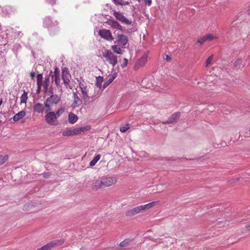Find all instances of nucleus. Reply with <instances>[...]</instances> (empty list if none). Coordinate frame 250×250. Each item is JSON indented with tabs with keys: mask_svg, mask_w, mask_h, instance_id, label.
Instances as JSON below:
<instances>
[{
	"mask_svg": "<svg viewBox=\"0 0 250 250\" xmlns=\"http://www.w3.org/2000/svg\"><path fill=\"white\" fill-rule=\"evenodd\" d=\"M43 24L44 26L49 30L55 31L58 29L57 21L53 20L51 17H46Z\"/></svg>",
	"mask_w": 250,
	"mask_h": 250,
	"instance_id": "1",
	"label": "nucleus"
},
{
	"mask_svg": "<svg viewBox=\"0 0 250 250\" xmlns=\"http://www.w3.org/2000/svg\"><path fill=\"white\" fill-rule=\"evenodd\" d=\"M103 56L113 66H114L118 62L117 56L114 55L110 50H107L105 53H104Z\"/></svg>",
	"mask_w": 250,
	"mask_h": 250,
	"instance_id": "2",
	"label": "nucleus"
},
{
	"mask_svg": "<svg viewBox=\"0 0 250 250\" xmlns=\"http://www.w3.org/2000/svg\"><path fill=\"white\" fill-rule=\"evenodd\" d=\"M62 78L65 87H69L70 79L71 78L68 68L66 67L62 68Z\"/></svg>",
	"mask_w": 250,
	"mask_h": 250,
	"instance_id": "3",
	"label": "nucleus"
},
{
	"mask_svg": "<svg viewBox=\"0 0 250 250\" xmlns=\"http://www.w3.org/2000/svg\"><path fill=\"white\" fill-rule=\"evenodd\" d=\"M45 121L47 123L51 125H57L59 123L56 121V114L54 112H49L45 116Z\"/></svg>",
	"mask_w": 250,
	"mask_h": 250,
	"instance_id": "4",
	"label": "nucleus"
},
{
	"mask_svg": "<svg viewBox=\"0 0 250 250\" xmlns=\"http://www.w3.org/2000/svg\"><path fill=\"white\" fill-rule=\"evenodd\" d=\"M98 35L103 39L107 41H112L114 40L111 33L109 30L103 29L100 30L98 32Z\"/></svg>",
	"mask_w": 250,
	"mask_h": 250,
	"instance_id": "5",
	"label": "nucleus"
},
{
	"mask_svg": "<svg viewBox=\"0 0 250 250\" xmlns=\"http://www.w3.org/2000/svg\"><path fill=\"white\" fill-rule=\"evenodd\" d=\"M181 116V113L179 111L173 113L170 117L168 118V120L163 122L162 123L164 125H169L171 124L177 123Z\"/></svg>",
	"mask_w": 250,
	"mask_h": 250,
	"instance_id": "6",
	"label": "nucleus"
},
{
	"mask_svg": "<svg viewBox=\"0 0 250 250\" xmlns=\"http://www.w3.org/2000/svg\"><path fill=\"white\" fill-rule=\"evenodd\" d=\"M147 57L148 55L146 53L144 54L141 58L139 59L136 62L134 66V69L137 70L140 67L144 66L147 61Z\"/></svg>",
	"mask_w": 250,
	"mask_h": 250,
	"instance_id": "7",
	"label": "nucleus"
},
{
	"mask_svg": "<svg viewBox=\"0 0 250 250\" xmlns=\"http://www.w3.org/2000/svg\"><path fill=\"white\" fill-rule=\"evenodd\" d=\"M117 41L114 42L118 43V44L124 46L128 42V39L126 36L123 34H118L117 36Z\"/></svg>",
	"mask_w": 250,
	"mask_h": 250,
	"instance_id": "8",
	"label": "nucleus"
},
{
	"mask_svg": "<svg viewBox=\"0 0 250 250\" xmlns=\"http://www.w3.org/2000/svg\"><path fill=\"white\" fill-rule=\"evenodd\" d=\"M143 210L141 206H137L133 208H132L130 210H127L126 212V216H134L140 212H143Z\"/></svg>",
	"mask_w": 250,
	"mask_h": 250,
	"instance_id": "9",
	"label": "nucleus"
},
{
	"mask_svg": "<svg viewBox=\"0 0 250 250\" xmlns=\"http://www.w3.org/2000/svg\"><path fill=\"white\" fill-rule=\"evenodd\" d=\"M52 73V71H51L48 75H46L45 77V80L43 82V91L44 93H47L48 86L50 83V74Z\"/></svg>",
	"mask_w": 250,
	"mask_h": 250,
	"instance_id": "10",
	"label": "nucleus"
},
{
	"mask_svg": "<svg viewBox=\"0 0 250 250\" xmlns=\"http://www.w3.org/2000/svg\"><path fill=\"white\" fill-rule=\"evenodd\" d=\"M101 181L103 187L110 186L114 183V179L110 177L103 178Z\"/></svg>",
	"mask_w": 250,
	"mask_h": 250,
	"instance_id": "11",
	"label": "nucleus"
},
{
	"mask_svg": "<svg viewBox=\"0 0 250 250\" xmlns=\"http://www.w3.org/2000/svg\"><path fill=\"white\" fill-rule=\"evenodd\" d=\"M63 243L64 241L62 239H56L53 240L50 242L49 243H47V245H49V248L50 250H51L52 248L56 246H60L63 244Z\"/></svg>",
	"mask_w": 250,
	"mask_h": 250,
	"instance_id": "12",
	"label": "nucleus"
},
{
	"mask_svg": "<svg viewBox=\"0 0 250 250\" xmlns=\"http://www.w3.org/2000/svg\"><path fill=\"white\" fill-rule=\"evenodd\" d=\"M77 134H79L78 127L75 128L73 129H69L68 130L63 131L62 133V135L63 136H72Z\"/></svg>",
	"mask_w": 250,
	"mask_h": 250,
	"instance_id": "13",
	"label": "nucleus"
},
{
	"mask_svg": "<svg viewBox=\"0 0 250 250\" xmlns=\"http://www.w3.org/2000/svg\"><path fill=\"white\" fill-rule=\"evenodd\" d=\"M44 109V107L42 104L38 103L36 104L33 107L34 112L38 113H42Z\"/></svg>",
	"mask_w": 250,
	"mask_h": 250,
	"instance_id": "14",
	"label": "nucleus"
},
{
	"mask_svg": "<svg viewBox=\"0 0 250 250\" xmlns=\"http://www.w3.org/2000/svg\"><path fill=\"white\" fill-rule=\"evenodd\" d=\"M25 111L24 110H21L13 116V120L15 122L23 118L25 116Z\"/></svg>",
	"mask_w": 250,
	"mask_h": 250,
	"instance_id": "15",
	"label": "nucleus"
},
{
	"mask_svg": "<svg viewBox=\"0 0 250 250\" xmlns=\"http://www.w3.org/2000/svg\"><path fill=\"white\" fill-rule=\"evenodd\" d=\"M78 119V116L72 112H70L68 115V121L70 124H73L77 122Z\"/></svg>",
	"mask_w": 250,
	"mask_h": 250,
	"instance_id": "16",
	"label": "nucleus"
},
{
	"mask_svg": "<svg viewBox=\"0 0 250 250\" xmlns=\"http://www.w3.org/2000/svg\"><path fill=\"white\" fill-rule=\"evenodd\" d=\"M102 181L97 180L92 184L91 188L93 190H97L98 189L102 188H103Z\"/></svg>",
	"mask_w": 250,
	"mask_h": 250,
	"instance_id": "17",
	"label": "nucleus"
},
{
	"mask_svg": "<svg viewBox=\"0 0 250 250\" xmlns=\"http://www.w3.org/2000/svg\"><path fill=\"white\" fill-rule=\"evenodd\" d=\"M51 99V98H47L44 102V106L46 108L45 112L46 113V114L49 112H51L50 111L52 110L51 107V104H53L50 102Z\"/></svg>",
	"mask_w": 250,
	"mask_h": 250,
	"instance_id": "18",
	"label": "nucleus"
},
{
	"mask_svg": "<svg viewBox=\"0 0 250 250\" xmlns=\"http://www.w3.org/2000/svg\"><path fill=\"white\" fill-rule=\"evenodd\" d=\"M48 98H51L50 99V102L52 104H58L60 101H61V97L56 94H54L53 95H50V97Z\"/></svg>",
	"mask_w": 250,
	"mask_h": 250,
	"instance_id": "19",
	"label": "nucleus"
},
{
	"mask_svg": "<svg viewBox=\"0 0 250 250\" xmlns=\"http://www.w3.org/2000/svg\"><path fill=\"white\" fill-rule=\"evenodd\" d=\"M83 103V101L78 96L77 98L74 99L73 103L72 104L71 106L73 108H76L80 105Z\"/></svg>",
	"mask_w": 250,
	"mask_h": 250,
	"instance_id": "20",
	"label": "nucleus"
},
{
	"mask_svg": "<svg viewBox=\"0 0 250 250\" xmlns=\"http://www.w3.org/2000/svg\"><path fill=\"white\" fill-rule=\"evenodd\" d=\"M105 23L110 25L111 27L114 29H117V26H119V23L117 21H113L112 20H108Z\"/></svg>",
	"mask_w": 250,
	"mask_h": 250,
	"instance_id": "21",
	"label": "nucleus"
},
{
	"mask_svg": "<svg viewBox=\"0 0 250 250\" xmlns=\"http://www.w3.org/2000/svg\"><path fill=\"white\" fill-rule=\"evenodd\" d=\"M156 202L153 201L150 203H149L145 205H141L142 208L143 209V212L147 210V209L150 208L153 206H154L156 204Z\"/></svg>",
	"mask_w": 250,
	"mask_h": 250,
	"instance_id": "22",
	"label": "nucleus"
},
{
	"mask_svg": "<svg viewBox=\"0 0 250 250\" xmlns=\"http://www.w3.org/2000/svg\"><path fill=\"white\" fill-rule=\"evenodd\" d=\"M101 157V156L100 154H96L94 158L89 163V166L90 167L94 166L97 162L100 159Z\"/></svg>",
	"mask_w": 250,
	"mask_h": 250,
	"instance_id": "23",
	"label": "nucleus"
},
{
	"mask_svg": "<svg viewBox=\"0 0 250 250\" xmlns=\"http://www.w3.org/2000/svg\"><path fill=\"white\" fill-rule=\"evenodd\" d=\"M60 70L59 68L56 67L54 69L53 76H54V80H58L60 79Z\"/></svg>",
	"mask_w": 250,
	"mask_h": 250,
	"instance_id": "24",
	"label": "nucleus"
},
{
	"mask_svg": "<svg viewBox=\"0 0 250 250\" xmlns=\"http://www.w3.org/2000/svg\"><path fill=\"white\" fill-rule=\"evenodd\" d=\"M111 48L115 53L118 54H122L123 53V51L117 45H112Z\"/></svg>",
	"mask_w": 250,
	"mask_h": 250,
	"instance_id": "25",
	"label": "nucleus"
},
{
	"mask_svg": "<svg viewBox=\"0 0 250 250\" xmlns=\"http://www.w3.org/2000/svg\"><path fill=\"white\" fill-rule=\"evenodd\" d=\"M27 95L28 92L24 90L23 93L21 97V104L26 103L27 99L28 98Z\"/></svg>",
	"mask_w": 250,
	"mask_h": 250,
	"instance_id": "26",
	"label": "nucleus"
},
{
	"mask_svg": "<svg viewBox=\"0 0 250 250\" xmlns=\"http://www.w3.org/2000/svg\"><path fill=\"white\" fill-rule=\"evenodd\" d=\"M116 18L120 21L125 22L126 24H130L132 22L131 21H129L125 17H116Z\"/></svg>",
	"mask_w": 250,
	"mask_h": 250,
	"instance_id": "27",
	"label": "nucleus"
},
{
	"mask_svg": "<svg viewBox=\"0 0 250 250\" xmlns=\"http://www.w3.org/2000/svg\"><path fill=\"white\" fill-rule=\"evenodd\" d=\"M103 77L98 76L96 77V85L97 87L101 88L102 86V83L103 82Z\"/></svg>",
	"mask_w": 250,
	"mask_h": 250,
	"instance_id": "28",
	"label": "nucleus"
},
{
	"mask_svg": "<svg viewBox=\"0 0 250 250\" xmlns=\"http://www.w3.org/2000/svg\"><path fill=\"white\" fill-rule=\"evenodd\" d=\"M90 128L91 127L90 125H86L83 127H78L79 134H81L82 132H84L86 131H88L90 130Z\"/></svg>",
	"mask_w": 250,
	"mask_h": 250,
	"instance_id": "29",
	"label": "nucleus"
},
{
	"mask_svg": "<svg viewBox=\"0 0 250 250\" xmlns=\"http://www.w3.org/2000/svg\"><path fill=\"white\" fill-rule=\"evenodd\" d=\"M131 242V240L128 238L125 239L123 241L120 243L119 246L121 247H125L128 246L129 243Z\"/></svg>",
	"mask_w": 250,
	"mask_h": 250,
	"instance_id": "30",
	"label": "nucleus"
},
{
	"mask_svg": "<svg viewBox=\"0 0 250 250\" xmlns=\"http://www.w3.org/2000/svg\"><path fill=\"white\" fill-rule=\"evenodd\" d=\"M242 60L241 59H237L234 63L233 67L234 68H240Z\"/></svg>",
	"mask_w": 250,
	"mask_h": 250,
	"instance_id": "31",
	"label": "nucleus"
},
{
	"mask_svg": "<svg viewBox=\"0 0 250 250\" xmlns=\"http://www.w3.org/2000/svg\"><path fill=\"white\" fill-rule=\"evenodd\" d=\"M129 128V125L126 124L120 127V130L121 132L124 133Z\"/></svg>",
	"mask_w": 250,
	"mask_h": 250,
	"instance_id": "32",
	"label": "nucleus"
},
{
	"mask_svg": "<svg viewBox=\"0 0 250 250\" xmlns=\"http://www.w3.org/2000/svg\"><path fill=\"white\" fill-rule=\"evenodd\" d=\"M82 93L83 95V99L85 102H87V100L89 99V96H88V94L86 91L85 90H83L82 91Z\"/></svg>",
	"mask_w": 250,
	"mask_h": 250,
	"instance_id": "33",
	"label": "nucleus"
},
{
	"mask_svg": "<svg viewBox=\"0 0 250 250\" xmlns=\"http://www.w3.org/2000/svg\"><path fill=\"white\" fill-rule=\"evenodd\" d=\"M205 39H206V41L208 40V41H211L213 39L216 38L215 37H214L213 35H212L211 34H208L205 35Z\"/></svg>",
	"mask_w": 250,
	"mask_h": 250,
	"instance_id": "34",
	"label": "nucleus"
},
{
	"mask_svg": "<svg viewBox=\"0 0 250 250\" xmlns=\"http://www.w3.org/2000/svg\"><path fill=\"white\" fill-rule=\"evenodd\" d=\"M7 156L0 155V165L4 164L7 160Z\"/></svg>",
	"mask_w": 250,
	"mask_h": 250,
	"instance_id": "35",
	"label": "nucleus"
},
{
	"mask_svg": "<svg viewBox=\"0 0 250 250\" xmlns=\"http://www.w3.org/2000/svg\"><path fill=\"white\" fill-rule=\"evenodd\" d=\"M213 59V55L209 56L206 60L205 67H207Z\"/></svg>",
	"mask_w": 250,
	"mask_h": 250,
	"instance_id": "36",
	"label": "nucleus"
},
{
	"mask_svg": "<svg viewBox=\"0 0 250 250\" xmlns=\"http://www.w3.org/2000/svg\"><path fill=\"white\" fill-rule=\"evenodd\" d=\"M113 81L112 80V79L109 78V79L107 81H106L104 83L103 86V89H104L106 87H107Z\"/></svg>",
	"mask_w": 250,
	"mask_h": 250,
	"instance_id": "37",
	"label": "nucleus"
},
{
	"mask_svg": "<svg viewBox=\"0 0 250 250\" xmlns=\"http://www.w3.org/2000/svg\"><path fill=\"white\" fill-rule=\"evenodd\" d=\"M64 109L63 108H61L59 109L55 114H56V118L57 119L58 117H60L64 112Z\"/></svg>",
	"mask_w": 250,
	"mask_h": 250,
	"instance_id": "38",
	"label": "nucleus"
},
{
	"mask_svg": "<svg viewBox=\"0 0 250 250\" xmlns=\"http://www.w3.org/2000/svg\"><path fill=\"white\" fill-rule=\"evenodd\" d=\"M206 41L205 36L198 39L197 40V42L199 43L200 44H203Z\"/></svg>",
	"mask_w": 250,
	"mask_h": 250,
	"instance_id": "39",
	"label": "nucleus"
},
{
	"mask_svg": "<svg viewBox=\"0 0 250 250\" xmlns=\"http://www.w3.org/2000/svg\"><path fill=\"white\" fill-rule=\"evenodd\" d=\"M49 245L47 244L42 246L40 248L38 249L37 250H50Z\"/></svg>",
	"mask_w": 250,
	"mask_h": 250,
	"instance_id": "40",
	"label": "nucleus"
},
{
	"mask_svg": "<svg viewBox=\"0 0 250 250\" xmlns=\"http://www.w3.org/2000/svg\"><path fill=\"white\" fill-rule=\"evenodd\" d=\"M128 60L126 59V58H124V62L123 63V64H121V67L124 68H125V66H126V65H127L128 64Z\"/></svg>",
	"mask_w": 250,
	"mask_h": 250,
	"instance_id": "41",
	"label": "nucleus"
},
{
	"mask_svg": "<svg viewBox=\"0 0 250 250\" xmlns=\"http://www.w3.org/2000/svg\"><path fill=\"white\" fill-rule=\"evenodd\" d=\"M42 175L43 178H48L51 176V173L49 172H43L42 174Z\"/></svg>",
	"mask_w": 250,
	"mask_h": 250,
	"instance_id": "42",
	"label": "nucleus"
},
{
	"mask_svg": "<svg viewBox=\"0 0 250 250\" xmlns=\"http://www.w3.org/2000/svg\"><path fill=\"white\" fill-rule=\"evenodd\" d=\"M47 92L50 95H53L54 92H53V88L52 86H51L50 87H48Z\"/></svg>",
	"mask_w": 250,
	"mask_h": 250,
	"instance_id": "43",
	"label": "nucleus"
},
{
	"mask_svg": "<svg viewBox=\"0 0 250 250\" xmlns=\"http://www.w3.org/2000/svg\"><path fill=\"white\" fill-rule=\"evenodd\" d=\"M55 82V83L56 85V86L59 88H61V85H60V82H61V79L60 80H54V81Z\"/></svg>",
	"mask_w": 250,
	"mask_h": 250,
	"instance_id": "44",
	"label": "nucleus"
},
{
	"mask_svg": "<svg viewBox=\"0 0 250 250\" xmlns=\"http://www.w3.org/2000/svg\"><path fill=\"white\" fill-rule=\"evenodd\" d=\"M144 3L146 4V5L149 6L151 5L152 3V0H144Z\"/></svg>",
	"mask_w": 250,
	"mask_h": 250,
	"instance_id": "45",
	"label": "nucleus"
},
{
	"mask_svg": "<svg viewBox=\"0 0 250 250\" xmlns=\"http://www.w3.org/2000/svg\"><path fill=\"white\" fill-rule=\"evenodd\" d=\"M128 4H129V3L128 2L125 1L123 0H121L119 4V5H126Z\"/></svg>",
	"mask_w": 250,
	"mask_h": 250,
	"instance_id": "46",
	"label": "nucleus"
},
{
	"mask_svg": "<svg viewBox=\"0 0 250 250\" xmlns=\"http://www.w3.org/2000/svg\"><path fill=\"white\" fill-rule=\"evenodd\" d=\"M79 87L81 89V91H82L83 90H85L86 88V87L84 86V84L82 83L81 82L79 83Z\"/></svg>",
	"mask_w": 250,
	"mask_h": 250,
	"instance_id": "47",
	"label": "nucleus"
},
{
	"mask_svg": "<svg viewBox=\"0 0 250 250\" xmlns=\"http://www.w3.org/2000/svg\"><path fill=\"white\" fill-rule=\"evenodd\" d=\"M37 81H42V74H38L37 75Z\"/></svg>",
	"mask_w": 250,
	"mask_h": 250,
	"instance_id": "48",
	"label": "nucleus"
},
{
	"mask_svg": "<svg viewBox=\"0 0 250 250\" xmlns=\"http://www.w3.org/2000/svg\"><path fill=\"white\" fill-rule=\"evenodd\" d=\"M117 76V73H116V72H115L113 74H112V75L110 76V79H112V80L113 81H114V80L116 78Z\"/></svg>",
	"mask_w": 250,
	"mask_h": 250,
	"instance_id": "49",
	"label": "nucleus"
},
{
	"mask_svg": "<svg viewBox=\"0 0 250 250\" xmlns=\"http://www.w3.org/2000/svg\"><path fill=\"white\" fill-rule=\"evenodd\" d=\"M250 13L249 9L245 10V11L244 12H243V13L241 14V15H250Z\"/></svg>",
	"mask_w": 250,
	"mask_h": 250,
	"instance_id": "50",
	"label": "nucleus"
},
{
	"mask_svg": "<svg viewBox=\"0 0 250 250\" xmlns=\"http://www.w3.org/2000/svg\"><path fill=\"white\" fill-rule=\"evenodd\" d=\"M30 75L31 77V79L32 80H34V79L35 78L36 73L34 72H32L30 73Z\"/></svg>",
	"mask_w": 250,
	"mask_h": 250,
	"instance_id": "51",
	"label": "nucleus"
},
{
	"mask_svg": "<svg viewBox=\"0 0 250 250\" xmlns=\"http://www.w3.org/2000/svg\"><path fill=\"white\" fill-rule=\"evenodd\" d=\"M245 228L247 230H250V221L245 226Z\"/></svg>",
	"mask_w": 250,
	"mask_h": 250,
	"instance_id": "52",
	"label": "nucleus"
},
{
	"mask_svg": "<svg viewBox=\"0 0 250 250\" xmlns=\"http://www.w3.org/2000/svg\"><path fill=\"white\" fill-rule=\"evenodd\" d=\"M37 85L42 86L43 85V82H42V81H37Z\"/></svg>",
	"mask_w": 250,
	"mask_h": 250,
	"instance_id": "53",
	"label": "nucleus"
},
{
	"mask_svg": "<svg viewBox=\"0 0 250 250\" xmlns=\"http://www.w3.org/2000/svg\"><path fill=\"white\" fill-rule=\"evenodd\" d=\"M117 29H119L122 31L124 30V28L119 24V26H117Z\"/></svg>",
	"mask_w": 250,
	"mask_h": 250,
	"instance_id": "54",
	"label": "nucleus"
},
{
	"mask_svg": "<svg viewBox=\"0 0 250 250\" xmlns=\"http://www.w3.org/2000/svg\"><path fill=\"white\" fill-rule=\"evenodd\" d=\"M165 60H167V61H169L171 60L170 56L168 55H167L166 57V58H165Z\"/></svg>",
	"mask_w": 250,
	"mask_h": 250,
	"instance_id": "55",
	"label": "nucleus"
},
{
	"mask_svg": "<svg viewBox=\"0 0 250 250\" xmlns=\"http://www.w3.org/2000/svg\"><path fill=\"white\" fill-rule=\"evenodd\" d=\"M120 0H113V1H114V2L116 4H118V5H119V4H120Z\"/></svg>",
	"mask_w": 250,
	"mask_h": 250,
	"instance_id": "56",
	"label": "nucleus"
},
{
	"mask_svg": "<svg viewBox=\"0 0 250 250\" xmlns=\"http://www.w3.org/2000/svg\"><path fill=\"white\" fill-rule=\"evenodd\" d=\"M47 0L48 1V2L52 4H54L55 2V1H56V0Z\"/></svg>",
	"mask_w": 250,
	"mask_h": 250,
	"instance_id": "57",
	"label": "nucleus"
},
{
	"mask_svg": "<svg viewBox=\"0 0 250 250\" xmlns=\"http://www.w3.org/2000/svg\"><path fill=\"white\" fill-rule=\"evenodd\" d=\"M50 76L51 77V78H52V83H53L54 81V76H53V72L50 74Z\"/></svg>",
	"mask_w": 250,
	"mask_h": 250,
	"instance_id": "58",
	"label": "nucleus"
},
{
	"mask_svg": "<svg viewBox=\"0 0 250 250\" xmlns=\"http://www.w3.org/2000/svg\"><path fill=\"white\" fill-rule=\"evenodd\" d=\"M73 98L74 99L75 98H77V97H78V95H77V93L76 92H73Z\"/></svg>",
	"mask_w": 250,
	"mask_h": 250,
	"instance_id": "59",
	"label": "nucleus"
},
{
	"mask_svg": "<svg viewBox=\"0 0 250 250\" xmlns=\"http://www.w3.org/2000/svg\"><path fill=\"white\" fill-rule=\"evenodd\" d=\"M41 91V89L38 88L36 90V94H39Z\"/></svg>",
	"mask_w": 250,
	"mask_h": 250,
	"instance_id": "60",
	"label": "nucleus"
},
{
	"mask_svg": "<svg viewBox=\"0 0 250 250\" xmlns=\"http://www.w3.org/2000/svg\"><path fill=\"white\" fill-rule=\"evenodd\" d=\"M239 180H240V178H235L234 180V182H239Z\"/></svg>",
	"mask_w": 250,
	"mask_h": 250,
	"instance_id": "61",
	"label": "nucleus"
},
{
	"mask_svg": "<svg viewBox=\"0 0 250 250\" xmlns=\"http://www.w3.org/2000/svg\"><path fill=\"white\" fill-rule=\"evenodd\" d=\"M148 20L149 21H151V20H153V19H152V17H149V16H147V17Z\"/></svg>",
	"mask_w": 250,
	"mask_h": 250,
	"instance_id": "62",
	"label": "nucleus"
},
{
	"mask_svg": "<svg viewBox=\"0 0 250 250\" xmlns=\"http://www.w3.org/2000/svg\"><path fill=\"white\" fill-rule=\"evenodd\" d=\"M37 88L39 89H41L42 86L41 85H37Z\"/></svg>",
	"mask_w": 250,
	"mask_h": 250,
	"instance_id": "63",
	"label": "nucleus"
}]
</instances>
